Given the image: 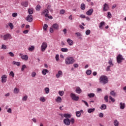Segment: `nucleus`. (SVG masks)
Returning a JSON list of instances; mask_svg holds the SVG:
<instances>
[{"label":"nucleus","instance_id":"nucleus-64","mask_svg":"<svg viewBox=\"0 0 126 126\" xmlns=\"http://www.w3.org/2000/svg\"><path fill=\"white\" fill-rule=\"evenodd\" d=\"M73 66H74V67H78L79 65H78V64H77V63H75V64H73Z\"/></svg>","mask_w":126,"mask_h":126},{"label":"nucleus","instance_id":"nucleus-63","mask_svg":"<svg viewBox=\"0 0 126 126\" xmlns=\"http://www.w3.org/2000/svg\"><path fill=\"white\" fill-rule=\"evenodd\" d=\"M111 66H110V65H109V66H108L107 67V68H106V71H110V67H111Z\"/></svg>","mask_w":126,"mask_h":126},{"label":"nucleus","instance_id":"nucleus-50","mask_svg":"<svg viewBox=\"0 0 126 126\" xmlns=\"http://www.w3.org/2000/svg\"><path fill=\"white\" fill-rule=\"evenodd\" d=\"M27 98H28V96L27 95H25L23 97L22 100L23 101H27Z\"/></svg>","mask_w":126,"mask_h":126},{"label":"nucleus","instance_id":"nucleus-31","mask_svg":"<svg viewBox=\"0 0 126 126\" xmlns=\"http://www.w3.org/2000/svg\"><path fill=\"white\" fill-rule=\"evenodd\" d=\"M13 64H16L17 66H20V62H16L15 61H13L12 62Z\"/></svg>","mask_w":126,"mask_h":126},{"label":"nucleus","instance_id":"nucleus-14","mask_svg":"<svg viewBox=\"0 0 126 126\" xmlns=\"http://www.w3.org/2000/svg\"><path fill=\"white\" fill-rule=\"evenodd\" d=\"M52 27L55 30H59V26L58 24H54L52 25Z\"/></svg>","mask_w":126,"mask_h":126},{"label":"nucleus","instance_id":"nucleus-27","mask_svg":"<svg viewBox=\"0 0 126 126\" xmlns=\"http://www.w3.org/2000/svg\"><path fill=\"white\" fill-rule=\"evenodd\" d=\"M104 25H105V22L102 21V22H100L99 24V28H100L101 29L102 28V27H103V26H104Z\"/></svg>","mask_w":126,"mask_h":126},{"label":"nucleus","instance_id":"nucleus-5","mask_svg":"<svg viewBox=\"0 0 126 126\" xmlns=\"http://www.w3.org/2000/svg\"><path fill=\"white\" fill-rule=\"evenodd\" d=\"M123 61H125V58L122 55L119 54L117 57V62L118 63H121Z\"/></svg>","mask_w":126,"mask_h":126},{"label":"nucleus","instance_id":"nucleus-38","mask_svg":"<svg viewBox=\"0 0 126 126\" xmlns=\"http://www.w3.org/2000/svg\"><path fill=\"white\" fill-rule=\"evenodd\" d=\"M35 49V47L33 46H32L31 47H29L28 48L29 51H30V52H32V51H33V50Z\"/></svg>","mask_w":126,"mask_h":126},{"label":"nucleus","instance_id":"nucleus-33","mask_svg":"<svg viewBox=\"0 0 126 126\" xmlns=\"http://www.w3.org/2000/svg\"><path fill=\"white\" fill-rule=\"evenodd\" d=\"M88 96L90 97V98H93L95 96V94H93V93H91L88 94Z\"/></svg>","mask_w":126,"mask_h":126},{"label":"nucleus","instance_id":"nucleus-37","mask_svg":"<svg viewBox=\"0 0 126 126\" xmlns=\"http://www.w3.org/2000/svg\"><path fill=\"white\" fill-rule=\"evenodd\" d=\"M107 18H108V19H110V18H112V14H111V12H108Z\"/></svg>","mask_w":126,"mask_h":126},{"label":"nucleus","instance_id":"nucleus-54","mask_svg":"<svg viewBox=\"0 0 126 126\" xmlns=\"http://www.w3.org/2000/svg\"><path fill=\"white\" fill-rule=\"evenodd\" d=\"M47 28H48V25L45 24L43 26V29L44 30H47Z\"/></svg>","mask_w":126,"mask_h":126},{"label":"nucleus","instance_id":"nucleus-62","mask_svg":"<svg viewBox=\"0 0 126 126\" xmlns=\"http://www.w3.org/2000/svg\"><path fill=\"white\" fill-rule=\"evenodd\" d=\"M75 34L77 35L78 37L81 36V33L79 32H76L75 33Z\"/></svg>","mask_w":126,"mask_h":126},{"label":"nucleus","instance_id":"nucleus-46","mask_svg":"<svg viewBox=\"0 0 126 126\" xmlns=\"http://www.w3.org/2000/svg\"><path fill=\"white\" fill-rule=\"evenodd\" d=\"M25 68H26V65L25 64L23 65L21 68L22 71H24V69H25Z\"/></svg>","mask_w":126,"mask_h":126},{"label":"nucleus","instance_id":"nucleus-51","mask_svg":"<svg viewBox=\"0 0 126 126\" xmlns=\"http://www.w3.org/2000/svg\"><path fill=\"white\" fill-rule=\"evenodd\" d=\"M82 102H83V103H84V104L86 105V106H87V107H89V105L88 104V103H87L86 101L82 100Z\"/></svg>","mask_w":126,"mask_h":126},{"label":"nucleus","instance_id":"nucleus-26","mask_svg":"<svg viewBox=\"0 0 126 126\" xmlns=\"http://www.w3.org/2000/svg\"><path fill=\"white\" fill-rule=\"evenodd\" d=\"M107 109V105L106 104H102L100 107L101 110H106Z\"/></svg>","mask_w":126,"mask_h":126},{"label":"nucleus","instance_id":"nucleus-35","mask_svg":"<svg viewBox=\"0 0 126 126\" xmlns=\"http://www.w3.org/2000/svg\"><path fill=\"white\" fill-rule=\"evenodd\" d=\"M76 116L78 118H79L80 117V116H81V113H80V111H77L76 112Z\"/></svg>","mask_w":126,"mask_h":126},{"label":"nucleus","instance_id":"nucleus-20","mask_svg":"<svg viewBox=\"0 0 126 126\" xmlns=\"http://www.w3.org/2000/svg\"><path fill=\"white\" fill-rule=\"evenodd\" d=\"M61 75H63V71H59L58 73L56 74L57 78H59V77H60V76H61Z\"/></svg>","mask_w":126,"mask_h":126},{"label":"nucleus","instance_id":"nucleus-39","mask_svg":"<svg viewBox=\"0 0 126 126\" xmlns=\"http://www.w3.org/2000/svg\"><path fill=\"white\" fill-rule=\"evenodd\" d=\"M81 8L82 9V10H84L85 9V4L82 3L81 5Z\"/></svg>","mask_w":126,"mask_h":126},{"label":"nucleus","instance_id":"nucleus-19","mask_svg":"<svg viewBox=\"0 0 126 126\" xmlns=\"http://www.w3.org/2000/svg\"><path fill=\"white\" fill-rule=\"evenodd\" d=\"M28 3H29L28 1L22 2V5L23 6H24L25 7H27V6H28Z\"/></svg>","mask_w":126,"mask_h":126},{"label":"nucleus","instance_id":"nucleus-58","mask_svg":"<svg viewBox=\"0 0 126 126\" xmlns=\"http://www.w3.org/2000/svg\"><path fill=\"white\" fill-rule=\"evenodd\" d=\"M99 118H103L104 117V114L102 113H100L99 114Z\"/></svg>","mask_w":126,"mask_h":126},{"label":"nucleus","instance_id":"nucleus-36","mask_svg":"<svg viewBox=\"0 0 126 126\" xmlns=\"http://www.w3.org/2000/svg\"><path fill=\"white\" fill-rule=\"evenodd\" d=\"M36 10L37 11H40L41 10V6L40 5H37L35 8Z\"/></svg>","mask_w":126,"mask_h":126},{"label":"nucleus","instance_id":"nucleus-34","mask_svg":"<svg viewBox=\"0 0 126 126\" xmlns=\"http://www.w3.org/2000/svg\"><path fill=\"white\" fill-rule=\"evenodd\" d=\"M44 90L46 93V94H49V93H50V89H49V88H45L44 89Z\"/></svg>","mask_w":126,"mask_h":126},{"label":"nucleus","instance_id":"nucleus-24","mask_svg":"<svg viewBox=\"0 0 126 126\" xmlns=\"http://www.w3.org/2000/svg\"><path fill=\"white\" fill-rule=\"evenodd\" d=\"M110 95H111V96H113V97H116V96H117V93L115 92V91H112L110 92Z\"/></svg>","mask_w":126,"mask_h":126},{"label":"nucleus","instance_id":"nucleus-53","mask_svg":"<svg viewBox=\"0 0 126 126\" xmlns=\"http://www.w3.org/2000/svg\"><path fill=\"white\" fill-rule=\"evenodd\" d=\"M9 75L12 76V77H14V73L13 72V71H10Z\"/></svg>","mask_w":126,"mask_h":126},{"label":"nucleus","instance_id":"nucleus-44","mask_svg":"<svg viewBox=\"0 0 126 126\" xmlns=\"http://www.w3.org/2000/svg\"><path fill=\"white\" fill-rule=\"evenodd\" d=\"M60 14H64L65 13V11L64 9H62L60 11Z\"/></svg>","mask_w":126,"mask_h":126},{"label":"nucleus","instance_id":"nucleus-21","mask_svg":"<svg viewBox=\"0 0 126 126\" xmlns=\"http://www.w3.org/2000/svg\"><path fill=\"white\" fill-rule=\"evenodd\" d=\"M48 72H49V70H48L47 69H44L42 71V73L43 74V75H46Z\"/></svg>","mask_w":126,"mask_h":126},{"label":"nucleus","instance_id":"nucleus-10","mask_svg":"<svg viewBox=\"0 0 126 126\" xmlns=\"http://www.w3.org/2000/svg\"><path fill=\"white\" fill-rule=\"evenodd\" d=\"M6 78H7V76L6 75H3L1 77V82L2 83H5L6 82Z\"/></svg>","mask_w":126,"mask_h":126},{"label":"nucleus","instance_id":"nucleus-17","mask_svg":"<svg viewBox=\"0 0 126 126\" xmlns=\"http://www.w3.org/2000/svg\"><path fill=\"white\" fill-rule=\"evenodd\" d=\"M55 101L57 102V103H62L63 99L61 96H58L57 98L55 99Z\"/></svg>","mask_w":126,"mask_h":126},{"label":"nucleus","instance_id":"nucleus-7","mask_svg":"<svg viewBox=\"0 0 126 126\" xmlns=\"http://www.w3.org/2000/svg\"><path fill=\"white\" fill-rule=\"evenodd\" d=\"M26 20L28 21V22H32L33 21V16L32 15H29L26 18Z\"/></svg>","mask_w":126,"mask_h":126},{"label":"nucleus","instance_id":"nucleus-22","mask_svg":"<svg viewBox=\"0 0 126 126\" xmlns=\"http://www.w3.org/2000/svg\"><path fill=\"white\" fill-rule=\"evenodd\" d=\"M63 117L66 119H70V118H71V115L69 114H64Z\"/></svg>","mask_w":126,"mask_h":126},{"label":"nucleus","instance_id":"nucleus-29","mask_svg":"<svg viewBox=\"0 0 126 126\" xmlns=\"http://www.w3.org/2000/svg\"><path fill=\"white\" fill-rule=\"evenodd\" d=\"M61 51L63 53H66V52H68V49L65 48H62L61 49Z\"/></svg>","mask_w":126,"mask_h":126},{"label":"nucleus","instance_id":"nucleus-40","mask_svg":"<svg viewBox=\"0 0 126 126\" xmlns=\"http://www.w3.org/2000/svg\"><path fill=\"white\" fill-rule=\"evenodd\" d=\"M92 71L91 70H87L86 71V74H87V75H90V74H91Z\"/></svg>","mask_w":126,"mask_h":126},{"label":"nucleus","instance_id":"nucleus-30","mask_svg":"<svg viewBox=\"0 0 126 126\" xmlns=\"http://www.w3.org/2000/svg\"><path fill=\"white\" fill-rule=\"evenodd\" d=\"M39 100L41 102H46V98L44 96L40 97Z\"/></svg>","mask_w":126,"mask_h":126},{"label":"nucleus","instance_id":"nucleus-18","mask_svg":"<svg viewBox=\"0 0 126 126\" xmlns=\"http://www.w3.org/2000/svg\"><path fill=\"white\" fill-rule=\"evenodd\" d=\"M120 109H121V110H124V109H125V108H126V104H125V103H123V102H120Z\"/></svg>","mask_w":126,"mask_h":126},{"label":"nucleus","instance_id":"nucleus-9","mask_svg":"<svg viewBox=\"0 0 126 126\" xmlns=\"http://www.w3.org/2000/svg\"><path fill=\"white\" fill-rule=\"evenodd\" d=\"M63 123L66 126H69L70 125V120L66 118L64 119Z\"/></svg>","mask_w":126,"mask_h":126},{"label":"nucleus","instance_id":"nucleus-11","mask_svg":"<svg viewBox=\"0 0 126 126\" xmlns=\"http://www.w3.org/2000/svg\"><path fill=\"white\" fill-rule=\"evenodd\" d=\"M103 11H107V10H109V5L107 4V3H105L103 5Z\"/></svg>","mask_w":126,"mask_h":126},{"label":"nucleus","instance_id":"nucleus-48","mask_svg":"<svg viewBox=\"0 0 126 126\" xmlns=\"http://www.w3.org/2000/svg\"><path fill=\"white\" fill-rule=\"evenodd\" d=\"M109 99L110 100H111V102H115L116 101V100L114 99V98H113V97H112L111 96H109Z\"/></svg>","mask_w":126,"mask_h":126},{"label":"nucleus","instance_id":"nucleus-2","mask_svg":"<svg viewBox=\"0 0 126 126\" xmlns=\"http://www.w3.org/2000/svg\"><path fill=\"white\" fill-rule=\"evenodd\" d=\"M74 59L71 57H68L65 60V63H66V64H72L74 63Z\"/></svg>","mask_w":126,"mask_h":126},{"label":"nucleus","instance_id":"nucleus-60","mask_svg":"<svg viewBox=\"0 0 126 126\" xmlns=\"http://www.w3.org/2000/svg\"><path fill=\"white\" fill-rule=\"evenodd\" d=\"M28 32H29V31L28 30H26L23 31L24 34H27Z\"/></svg>","mask_w":126,"mask_h":126},{"label":"nucleus","instance_id":"nucleus-23","mask_svg":"<svg viewBox=\"0 0 126 126\" xmlns=\"http://www.w3.org/2000/svg\"><path fill=\"white\" fill-rule=\"evenodd\" d=\"M113 124L115 126H119L120 125V123L119 122V121H118L117 120H115L113 122Z\"/></svg>","mask_w":126,"mask_h":126},{"label":"nucleus","instance_id":"nucleus-6","mask_svg":"<svg viewBox=\"0 0 126 126\" xmlns=\"http://www.w3.org/2000/svg\"><path fill=\"white\" fill-rule=\"evenodd\" d=\"M3 39L4 41H7L9 39H12V36L10 33H7L3 35Z\"/></svg>","mask_w":126,"mask_h":126},{"label":"nucleus","instance_id":"nucleus-49","mask_svg":"<svg viewBox=\"0 0 126 126\" xmlns=\"http://www.w3.org/2000/svg\"><path fill=\"white\" fill-rule=\"evenodd\" d=\"M104 100L106 103L109 102V100L108 99V95H106L104 96Z\"/></svg>","mask_w":126,"mask_h":126},{"label":"nucleus","instance_id":"nucleus-42","mask_svg":"<svg viewBox=\"0 0 126 126\" xmlns=\"http://www.w3.org/2000/svg\"><path fill=\"white\" fill-rule=\"evenodd\" d=\"M8 25H9L10 28H11V29H13L14 26H13V24H12V23H9L8 24Z\"/></svg>","mask_w":126,"mask_h":126},{"label":"nucleus","instance_id":"nucleus-13","mask_svg":"<svg viewBox=\"0 0 126 126\" xmlns=\"http://www.w3.org/2000/svg\"><path fill=\"white\" fill-rule=\"evenodd\" d=\"M93 11H94V10L92 8L90 9L86 12L87 15H89V16L92 15V13H93Z\"/></svg>","mask_w":126,"mask_h":126},{"label":"nucleus","instance_id":"nucleus-57","mask_svg":"<svg viewBox=\"0 0 126 126\" xmlns=\"http://www.w3.org/2000/svg\"><path fill=\"white\" fill-rule=\"evenodd\" d=\"M71 122V124L73 125V124H74V119L73 118H71V120H70V122Z\"/></svg>","mask_w":126,"mask_h":126},{"label":"nucleus","instance_id":"nucleus-4","mask_svg":"<svg viewBox=\"0 0 126 126\" xmlns=\"http://www.w3.org/2000/svg\"><path fill=\"white\" fill-rule=\"evenodd\" d=\"M47 48H48V44L47 42H43L41 46L40 50L41 52H45Z\"/></svg>","mask_w":126,"mask_h":126},{"label":"nucleus","instance_id":"nucleus-32","mask_svg":"<svg viewBox=\"0 0 126 126\" xmlns=\"http://www.w3.org/2000/svg\"><path fill=\"white\" fill-rule=\"evenodd\" d=\"M14 93H15L16 94H18V93H19V89L15 88L14 90Z\"/></svg>","mask_w":126,"mask_h":126},{"label":"nucleus","instance_id":"nucleus-47","mask_svg":"<svg viewBox=\"0 0 126 126\" xmlns=\"http://www.w3.org/2000/svg\"><path fill=\"white\" fill-rule=\"evenodd\" d=\"M55 59H56L57 62H59V61H60V57H59V55H56Z\"/></svg>","mask_w":126,"mask_h":126},{"label":"nucleus","instance_id":"nucleus-16","mask_svg":"<svg viewBox=\"0 0 126 126\" xmlns=\"http://www.w3.org/2000/svg\"><path fill=\"white\" fill-rule=\"evenodd\" d=\"M67 42L69 45V46H72L73 45V41L71 39H70V38H68L67 39Z\"/></svg>","mask_w":126,"mask_h":126},{"label":"nucleus","instance_id":"nucleus-15","mask_svg":"<svg viewBox=\"0 0 126 126\" xmlns=\"http://www.w3.org/2000/svg\"><path fill=\"white\" fill-rule=\"evenodd\" d=\"M82 90L80 89V87H77L76 88V93H77V94H80V93H82Z\"/></svg>","mask_w":126,"mask_h":126},{"label":"nucleus","instance_id":"nucleus-52","mask_svg":"<svg viewBox=\"0 0 126 126\" xmlns=\"http://www.w3.org/2000/svg\"><path fill=\"white\" fill-rule=\"evenodd\" d=\"M90 33H91V31H90V30H88L86 31V34L87 35H90Z\"/></svg>","mask_w":126,"mask_h":126},{"label":"nucleus","instance_id":"nucleus-55","mask_svg":"<svg viewBox=\"0 0 126 126\" xmlns=\"http://www.w3.org/2000/svg\"><path fill=\"white\" fill-rule=\"evenodd\" d=\"M1 49H3V50H6V45H5L4 44H2L1 45Z\"/></svg>","mask_w":126,"mask_h":126},{"label":"nucleus","instance_id":"nucleus-45","mask_svg":"<svg viewBox=\"0 0 126 126\" xmlns=\"http://www.w3.org/2000/svg\"><path fill=\"white\" fill-rule=\"evenodd\" d=\"M37 73H36V72H32V77H35L36 76V75Z\"/></svg>","mask_w":126,"mask_h":126},{"label":"nucleus","instance_id":"nucleus-8","mask_svg":"<svg viewBox=\"0 0 126 126\" xmlns=\"http://www.w3.org/2000/svg\"><path fill=\"white\" fill-rule=\"evenodd\" d=\"M20 57H21L22 60H24L25 61H28V56L23 55L22 54H20Z\"/></svg>","mask_w":126,"mask_h":126},{"label":"nucleus","instance_id":"nucleus-28","mask_svg":"<svg viewBox=\"0 0 126 126\" xmlns=\"http://www.w3.org/2000/svg\"><path fill=\"white\" fill-rule=\"evenodd\" d=\"M34 12L33 8H29L28 12L30 15L33 14V12Z\"/></svg>","mask_w":126,"mask_h":126},{"label":"nucleus","instance_id":"nucleus-56","mask_svg":"<svg viewBox=\"0 0 126 126\" xmlns=\"http://www.w3.org/2000/svg\"><path fill=\"white\" fill-rule=\"evenodd\" d=\"M8 54L9 55L10 57H14V54L11 52H9Z\"/></svg>","mask_w":126,"mask_h":126},{"label":"nucleus","instance_id":"nucleus-12","mask_svg":"<svg viewBox=\"0 0 126 126\" xmlns=\"http://www.w3.org/2000/svg\"><path fill=\"white\" fill-rule=\"evenodd\" d=\"M41 14H43L45 15V17H47L49 14V10H48L47 9L44 10Z\"/></svg>","mask_w":126,"mask_h":126},{"label":"nucleus","instance_id":"nucleus-43","mask_svg":"<svg viewBox=\"0 0 126 126\" xmlns=\"http://www.w3.org/2000/svg\"><path fill=\"white\" fill-rule=\"evenodd\" d=\"M59 94L60 96H63L64 94V92L63 91H59Z\"/></svg>","mask_w":126,"mask_h":126},{"label":"nucleus","instance_id":"nucleus-1","mask_svg":"<svg viewBox=\"0 0 126 126\" xmlns=\"http://www.w3.org/2000/svg\"><path fill=\"white\" fill-rule=\"evenodd\" d=\"M99 82L100 83H101L102 84H107L108 82H109V80H108V77L107 76L102 75L99 78Z\"/></svg>","mask_w":126,"mask_h":126},{"label":"nucleus","instance_id":"nucleus-61","mask_svg":"<svg viewBox=\"0 0 126 126\" xmlns=\"http://www.w3.org/2000/svg\"><path fill=\"white\" fill-rule=\"evenodd\" d=\"M80 17L81 18H86V17L85 16V15L82 14L80 16Z\"/></svg>","mask_w":126,"mask_h":126},{"label":"nucleus","instance_id":"nucleus-59","mask_svg":"<svg viewBox=\"0 0 126 126\" xmlns=\"http://www.w3.org/2000/svg\"><path fill=\"white\" fill-rule=\"evenodd\" d=\"M13 17H16L17 16V13H13L12 14Z\"/></svg>","mask_w":126,"mask_h":126},{"label":"nucleus","instance_id":"nucleus-25","mask_svg":"<svg viewBox=\"0 0 126 126\" xmlns=\"http://www.w3.org/2000/svg\"><path fill=\"white\" fill-rule=\"evenodd\" d=\"M94 111H95V108H90L88 110V113L91 114V113H93Z\"/></svg>","mask_w":126,"mask_h":126},{"label":"nucleus","instance_id":"nucleus-3","mask_svg":"<svg viewBox=\"0 0 126 126\" xmlns=\"http://www.w3.org/2000/svg\"><path fill=\"white\" fill-rule=\"evenodd\" d=\"M70 97L73 101H78V100H79V96H76V95L73 93L70 94Z\"/></svg>","mask_w":126,"mask_h":126},{"label":"nucleus","instance_id":"nucleus-41","mask_svg":"<svg viewBox=\"0 0 126 126\" xmlns=\"http://www.w3.org/2000/svg\"><path fill=\"white\" fill-rule=\"evenodd\" d=\"M109 64H110L109 66H113L114 65V64L113 63V61L112 60H109L108 62Z\"/></svg>","mask_w":126,"mask_h":126}]
</instances>
